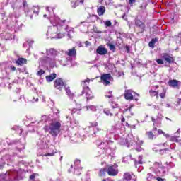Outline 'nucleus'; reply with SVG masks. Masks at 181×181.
<instances>
[{"instance_id":"28","label":"nucleus","mask_w":181,"mask_h":181,"mask_svg":"<svg viewBox=\"0 0 181 181\" xmlns=\"http://www.w3.org/2000/svg\"><path fill=\"white\" fill-rule=\"evenodd\" d=\"M139 161H135L136 165L139 163V165H142V156H139Z\"/></svg>"},{"instance_id":"31","label":"nucleus","mask_w":181,"mask_h":181,"mask_svg":"<svg viewBox=\"0 0 181 181\" xmlns=\"http://www.w3.org/2000/svg\"><path fill=\"white\" fill-rule=\"evenodd\" d=\"M105 26H107V27L111 26V25H112L111 21H105Z\"/></svg>"},{"instance_id":"23","label":"nucleus","mask_w":181,"mask_h":181,"mask_svg":"<svg viewBox=\"0 0 181 181\" xmlns=\"http://www.w3.org/2000/svg\"><path fill=\"white\" fill-rule=\"evenodd\" d=\"M107 145H108L107 141L103 142L99 145V148H100V149H105V146H107Z\"/></svg>"},{"instance_id":"41","label":"nucleus","mask_w":181,"mask_h":181,"mask_svg":"<svg viewBox=\"0 0 181 181\" xmlns=\"http://www.w3.org/2000/svg\"><path fill=\"white\" fill-rule=\"evenodd\" d=\"M148 45L150 46V47H152V49L155 47V44H153V42H152L151 41L149 42Z\"/></svg>"},{"instance_id":"1","label":"nucleus","mask_w":181,"mask_h":181,"mask_svg":"<svg viewBox=\"0 0 181 181\" xmlns=\"http://www.w3.org/2000/svg\"><path fill=\"white\" fill-rule=\"evenodd\" d=\"M74 30V28L66 25V20L56 19L52 23V26L48 28L47 37V39H62L66 36V33H68L69 37L71 39L70 33Z\"/></svg>"},{"instance_id":"7","label":"nucleus","mask_w":181,"mask_h":181,"mask_svg":"<svg viewBox=\"0 0 181 181\" xmlns=\"http://www.w3.org/2000/svg\"><path fill=\"white\" fill-rule=\"evenodd\" d=\"M54 87L57 88V90H62L63 87H64V83L63 82V80H62V78H57L54 81Z\"/></svg>"},{"instance_id":"19","label":"nucleus","mask_w":181,"mask_h":181,"mask_svg":"<svg viewBox=\"0 0 181 181\" xmlns=\"http://www.w3.org/2000/svg\"><path fill=\"white\" fill-rule=\"evenodd\" d=\"M80 111H81V106L79 105L78 108H74L71 111V114H80Z\"/></svg>"},{"instance_id":"22","label":"nucleus","mask_w":181,"mask_h":181,"mask_svg":"<svg viewBox=\"0 0 181 181\" xmlns=\"http://www.w3.org/2000/svg\"><path fill=\"white\" fill-rule=\"evenodd\" d=\"M105 173H107V168L100 170L99 176H105Z\"/></svg>"},{"instance_id":"47","label":"nucleus","mask_w":181,"mask_h":181,"mask_svg":"<svg viewBox=\"0 0 181 181\" xmlns=\"http://www.w3.org/2000/svg\"><path fill=\"white\" fill-rule=\"evenodd\" d=\"M74 163H75V165H78V164L80 163V160H76Z\"/></svg>"},{"instance_id":"52","label":"nucleus","mask_w":181,"mask_h":181,"mask_svg":"<svg viewBox=\"0 0 181 181\" xmlns=\"http://www.w3.org/2000/svg\"><path fill=\"white\" fill-rule=\"evenodd\" d=\"M166 107H167V108H169V107H170V105L169 103H167Z\"/></svg>"},{"instance_id":"24","label":"nucleus","mask_w":181,"mask_h":181,"mask_svg":"<svg viewBox=\"0 0 181 181\" xmlns=\"http://www.w3.org/2000/svg\"><path fill=\"white\" fill-rule=\"evenodd\" d=\"M86 108H87L88 111L89 110H90V111H97V107H95L94 105L88 106Z\"/></svg>"},{"instance_id":"18","label":"nucleus","mask_w":181,"mask_h":181,"mask_svg":"<svg viewBox=\"0 0 181 181\" xmlns=\"http://www.w3.org/2000/svg\"><path fill=\"white\" fill-rule=\"evenodd\" d=\"M46 12H47L49 17L53 16V13H54V11H53V8H50V7H47L46 8Z\"/></svg>"},{"instance_id":"5","label":"nucleus","mask_w":181,"mask_h":181,"mask_svg":"<svg viewBox=\"0 0 181 181\" xmlns=\"http://www.w3.org/2000/svg\"><path fill=\"white\" fill-rule=\"evenodd\" d=\"M100 79L104 86H110L112 81V76L110 74H105L100 76Z\"/></svg>"},{"instance_id":"4","label":"nucleus","mask_w":181,"mask_h":181,"mask_svg":"<svg viewBox=\"0 0 181 181\" xmlns=\"http://www.w3.org/2000/svg\"><path fill=\"white\" fill-rule=\"evenodd\" d=\"M60 127L62 124L59 122L52 123L49 126V134L54 136H57V134L60 132Z\"/></svg>"},{"instance_id":"53","label":"nucleus","mask_w":181,"mask_h":181,"mask_svg":"<svg viewBox=\"0 0 181 181\" xmlns=\"http://www.w3.org/2000/svg\"><path fill=\"white\" fill-rule=\"evenodd\" d=\"M122 122H125V118L123 117V118L122 119Z\"/></svg>"},{"instance_id":"46","label":"nucleus","mask_w":181,"mask_h":181,"mask_svg":"<svg viewBox=\"0 0 181 181\" xmlns=\"http://www.w3.org/2000/svg\"><path fill=\"white\" fill-rule=\"evenodd\" d=\"M92 126L93 127H98V122H93Z\"/></svg>"},{"instance_id":"25","label":"nucleus","mask_w":181,"mask_h":181,"mask_svg":"<svg viewBox=\"0 0 181 181\" xmlns=\"http://www.w3.org/2000/svg\"><path fill=\"white\" fill-rule=\"evenodd\" d=\"M103 112L107 116L112 117V113H111L108 109H104Z\"/></svg>"},{"instance_id":"15","label":"nucleus","mask_w":181,"mask_h":181,"mask_svg":"<svg viewBox=\"0 0 181 181\" xmlns=\"http://www.w3.org/2000/svg\"><path fill=\"white\" fill-rule=\"evenodd\" d=\"M163 59H164L165 62H167V63H172V62H173V58L168 54L163 55Z\"/></svg>"},{"instance_id":"60","label":"nucleus","mask_w":181,"mask_h":181,"mask_svg":"<svg viewBox=\"0 0 181 181\" xmlns=\"http://www.w3.org/2000/svg\"><path fill=\"white\" fill-rule=\"evenodd\" d=\"M107 181H114V180H107Z\"/></svg>"},{"instance_id":"10","label":"nucleus","mask_w":181,"mask_h":181,"mask_svg":"<svg viewBox=\"0 0 181 181\" xmlns=\"http://www.w3.org/2000/svg\"><path fill=\"white\" fill-rule=\"evenodd\" d=\"M96 53L103 56L104 54H107V53H108V51L105 47H99L96 50Z\"/></svg>"},{"instance_id":"30","label":"nucleus","mask_w":181,"mask_h":181,"mask_svg":"<svg viewBox=\"0 0 181 181\" xmlns=\"http://www.w3.org/2000/svg\"><path fill=\"white\" fill-rule=\"evenodd\" d=\"M65 91H66V93L68 95H71V93H70V88H66Z\"/></svg>"},{"instance_id":"55","label":"nucleus","mask_w":181,"mask_h":181,"mask_svg":"<svg viewBox=\"0 0 181 181\" xmlns=\"http://www.w3.org/2000/svg\"><path fill=\"white\" fill-rule=\"evenodd\" d=\"M152 121L153 122H155V119L153 117H152Z\"/></svg>"},{"instance_id":"50","label":"nucleus","mask_w":181,"mask_h":181,"mask_svg":"<svg viewBox=\"0 0 181 181\" xmlns=\"http://www.w3.org/2000/svg\"><path fill=\"white\" fill-rule=\"evenodd\" d=\"M45 131H49V127L45 126Z\"/></svg>"},{"instance_id":"44","label":"nucleus","mask_w":181,"mask_h":181,"mask_svg":"<svg viewBox=\"0 0 181 181\" xmlns=\"http://www.w3.org/2000/svg\"><path fill=\"white\" fill-rule=\"evenodd\" d=\"M136 94L137 96H134V100L136 101H138V98H139V94H138V93H136Z\"/></svg>"},{"instance_id":"13","label":"nucleus","mask_w":181,"mask_h":181,"mask_svg":"<svg viewBox=\"0 0 181 181\" xmlns=\"http://www.w3.org/2000/svg\"><path fill=\"white\" fill-rule=\"evenodd\" d=\"M27 60L25 58H19L16 62V64H18V66H23V64H26Z\"/></svg>"},{"instance_id":"6","label":"nucleus","mask_w":181,"mask_h":181,"mask_svg":"<svg viewBox=\"0 0 181 181\" xmlns=\"http://www.w3.org/2000/svg\"><path fill=\"white\" fill-rule=\"evenodd\" d=\"M107 168V173L109 176H117L118 175V167L116 164L108 165Z\"/></svg>"},{"instance_id":"49","label":"nucleus","mask_w":181,"mask_h":181,"mask_svg":"<svg viewBox=\"0 0 181 181\" xmlns=\"http://www.w3.org/2000/svg\"><path fill=\"white\" fill-rule=\"evenodd\" d=\"M11 69L12 71H15V70H16V67H15V66H11Z\"/></svg>"},{"instance_id":"12","label":"nucleus","mask_w":181,"mask_h":181,"mask_svg":"<svg viewBox=\"0 0 181 181\" xmlns=\"http://www.w3.org/2000/svg\"><path fill=\"white\" fill-rule=\"evenodd\" d=\"M98 14L99 16H103L105 13V7L100 6L97 9Z\"/></svg>"},{"instance_id":"32","label":"nucleus","mask_w":181,"mask_h":181,"mask_svg":"<svg viewBox=\"0 0 181 181\" xmlns=\"http://www.w3.org/2000/svg\"><path fill=\"white\" fill-rule=\"evenodd\" d=\"M156 62H157V63H158V64H163V59H156Z\"/></svg>"},{"instance_id":"3","label":"nucleus","mask_w":181,"mask_h":181,"mask_svg":"<svg viewBox=\"0 0 181 181\" xmlns=\"http://www.w3.org/2000/svg\"><path fill=\"white\" fill-rule=\"evenodd\" d=\"M58 53L54 49H49L47 50V59H45L46 63H54L55 57L57 56Z\"/></svg>"},{"instance_id":"54","label":"nucleus","mask_w":181,"mask_h":181,"mask_svg":"<svg viewBox=\"0 0 181 181\" xmlns=\"http://www.w3.org/2000/svg\"><path fill=\"white\" fill-rule=\"evenodd\" d=\"M95 129H97L98 131H101V129L96 127Z\"/></svg>"},{"instance_id":"8","label":"nucleus","mask_w":181,"mask_h":181,"mask_svg":"<svg viewBox=\"0 0 181 181\" xmlns=\"http://www.w3.org/2000/svg\"><path fill=\"white\" fill-rule=\"evenodd\" d=\"M179 84H180V82L176 79L170 80L168 81V86H170V87H173L174 88L178 87Z\"/></svg>"},{"instance_id":"40","label":"nucleus","mask_w":181,"mask_h":181,"mask_svg":"<svg viewBox=\"0 0 181 181\" xmlns=\"http://www.w3.org/2000/svg\"><path fill=\"white\" fill-rule=\"evenodd\" d=\"M165 95H166V93L165 91H163L160 94V97H161V98H163Z\"/></svg>"},{"instance_id":"59","label":"nucleus","mask_w":181,"mask_h":181,"mask_svg":"<svg viewBox=\"0 0 181 181\" xmlns=\"http://www.w3.org/2000/svg\"><path fill=\"white\" fill-rule=\"evenodd\" d=\"M102 181H107V180H105V179H103Z\"/></svg>"},{"instance_id":"39","label":"nucleus","mask_w":181,"mask_h":181,"mask_svg":"<svg viewBox=\"0 0 181 181\" xmlns=\"http://www.w3.org/2000/svg\"><path fill=\"white\" fill-rule=\"evenodd\" d=\"M0 181H5V175H0Z\"/></svg>"},{"instance_id":"20","label":"nucleus","mask_w":181,"mask_h":181,"mask_svg":"<svg viewBox=\"0 0 181 181\" xmlns=\"http://www.w3.org/2000/svg\"><path fill=\"white\" fill-rule=\"evenodd\" d=\"M146 135L149 139H153V138H155V134H153V132H152V131L148 132L146 133Z\"/></svg>"},{"instance_id":"38","label":"nucleus","mask_w":181,"mask_h":181,"mask_svg":"<svg viewBox=\"0 0 181 181\" xmlns=\"http://www.w3.org/2000/svg\"><path fill=\"white\" fill-rule=\"evenodd\" d=\"M30 101L32 102V103H36V102H37V101H39V98H33V100H30Z\"/></svg>"},{"instance_id":"17","label":"nucleus","mask_w":181,"mask_h":181,"mask_svg":"<svg viewBox=\"0 0 181 181\" xmlns=\"http://www.w3.org/2000/svg\"><path fill=\"white\" fill-rule=\"evenodd\" d=\"M76 49L74 48H72L71 49L69 50V52H66V54L68 56H76Z\"/></svg>"},{"instance_id":"9","label":"nucleus","mask_w":181,"mask_h":181,"mask_svg":"<svg viewBox=\"0 0 181 181\" xmlns=\"http://www.w3.org/2000/svg\"><path fill=\"white\" fill-rule=\"evenodd\" d=\"M124 97L126 100H134V95H132V90H126L124 92Z\"/></svg>"},{"instance_id":"36","label":"nucleus","mask_w":181,"mask_h":181,"mask_svg":"<svg viewBox=\"0 0 181 181\" xmlns=\"http://www.w3.org/2000/svg\"><path fill=\"white\" fill-rule=\"evenodd\" d=\"M45 156H54V152L48 153L45 154Z\"/></svg>"},{"instance_id":"16","label":"nucleus","mask_w":181,"mask_h":181,"mask_svg":"<svg viewBox=\"0 0 181 181\" xmlns=\"http://www.w3.org/2000/svg\"><path fill=\"white\" fill-rule=\"evenodd\" d=\"M39 177V174L37 173H34L33 175H31L30 176V180L29 181H39L38 179H36V177Z\"/></svg>"},{"instance_id":"45","label":"nucleus","mask_w":181,"mask_h":181,"mask_svg":"<svg viewBox=\"0 0 181 181\" xmlns=\"http://www.w3.org/2000/svg\"><path fill=\"white\" fill-rule=\"evenodd\" d=\"M166 151H167L166 149L160 150V153L161 154L166 153Z\"/></svg>"},{"instance_id":"57","label":"nucleus","mask_w":181,"mask_h":181,"mask_svg":"<svg viewBox=\"0 0 181 181\" xmlns=\"http://www.w3.org/2000/svg\"><path fill=\"white\" fill-rule=\"evenodd\" d=\"M166 119H168V121H170V119L165 117Z\"/></svg>"},{"instance_id":"11","label":"nucleus","mask_w":181,"mask_h":181,"mask_svg":"<svg viewBox=\"0 0 181 181\" xmlns=\"http://www.w3.org/2000/svg\"><path fill=\"white\" fill-rule=\"evenodd\" d=\"M84 2V0H73L71 1V5L72 8H76V6H78L80 4H83Z\"/></svg>"},{"instance_id":"37","label":"nucleus","mask_w":181,"mask_h":181,"mask_svg":"<svg viewBox=\"0 0 181 181\" xmlns=\"http://www.w3.org/2000/svg\"><path fill=\"white\" fill-rule=\"evenodd\" d=\"M135 2H136V0H129V5H134Z\"/></svg>"},{"instance_id":"33","label":"nucleus","mask_w":181,"mask_h":181,"mask_svg":"<svg viewBox=\"0 0 181 181\" xmlns=\"http://www.w3.org/2000/svg\"><path fill=\"white\" fill-rule=\"evenodd\" d=\"M37 76H42V74H45V71L43 70H40L38 72H37Z\"/></svg>"},{"instance_id":"14","label":"nucleus","mask_w":181,"mask_h":181,"mask_svg":"<svg viewBox=\"0 0 181 181\" xmlns=\"http://www.w3.org/2000/svg\"><path fill=\"white\" fill-rule=\"evenodd\" d=\"M56 76L57 75L55 73L51 74L50 75L46 76V80L48 83H50V81H53V80L56 78Z\"/></svg>"},{"instance_id":"48","label":"nucleus","mask_w":181,"mask_h":181,"mask_svg":"<svg viewBox=\"0 0 181 181\" xmlns=\"http://www.w3.org/2000/svg\"><path fill=\"white\" fill-rule=\"evenodd\" d=\"M158 132L160 135H161V134H163V131H162L161 129H158Z\"/></svg>"},{"instance_id":"29","label":"nucleus","mask_w":181,"mask_h":181,"mask_svg":"<svg viewBox=\"0 0 181 181\" xmlns=\"http://www.w3.org/2000/svg\"><path fill=\"white\" fill-rule=\"evenodd\" d=\"M121 145H127V144H128V141H127V139H123L121 141H120Z\"/></svg>"},{"instance_id":"34","label":"nucleus","mask_w":181,"mask_h":181,"mask_svg":"<svg viewBox=\"0 0 181 181\" xmlns=\"http://www.w3.org/2000/svg\"><path fill=\"white\" fill-rule=\"evenodd\" d=\"M154 165H155V167H156V168H160V165H162V163L156 162V163H154Z\"/></svg>"},{"instance_id":"42","label":"nucleus","mask_w":181,"mask_h":181,"mask_svg":"<svg viewBox=\"0 0 181 181\" xmlns=\"http://www.w3.org/2000/svg\"><path fill=\"white\" fill-rule=\"evenodd\" d=\"M151 42L155 45L158 42V38H153Z\"/></svg>"},{"instance_id":"26","label":"nucleus","mask_w":181,"mask_h":181,"mask_svg":"<svg viewBox=\"0 0 181 181\" xmlns=\"http://www.w3.org/2000/svg\"><path fill=\"white\" fill-rule=\"evenodd\" d=\"M28 43L29 46H32V45H33L34 42L32 40L30 41H27V42L23 44V47H26V46H28Z\"/></svg>"},{"instance_id":"51","label":"nucleus","mask_w":181,"mask_h":181,"mask_svg":"<svg viewBox=\"0 0 181 181\" xmlns=\"http://www.w3.org/2000/svg\"><path fill=\"white\" fill-rule=\"evenodd\" d=\"M74 173H75V175H81V173H78L77 170H75Z\"/></svg>"},{"instance_id":"35","label":"nucleus","mask_w":181,"mask_h":181,"mask_svg":"<svg viewBox=\"0 0 181 181\" xmlns=\"http://www.w3.org/2000/svg\"><path fill=\"white\" fill-rule=\"evenodd\" d=\"M105 97L107 98H112V92H109V94L106 95Z\"/></svg>"},{"instance_id":"58","label":"nucleus","mask_w":181,"mask_h":181,"mask_svg":"<svg viewBox=\"0 0 181 181\" xmlns=\"http://www.w3.org/2000/svg\"><path fill=\"white\" fill-rule=\"evenodd\" d=\"M153 130H154V131H156V127H155V128L153 129Z\"/></svg>"},{"instance_id":"27","label":"nucleus","mask_w":181,"mask_h":181,"mask_svg":"<svg viewBox=\"0 0 181 181\" xmlns=\"http://www.w3.org/2000/svg\"><path fill=\"white\" fill-rule=\"evenodd\" d=\"M107 46L110 48V50H115V46L111 43H107Z\"/></svg>"},{"instance_id":"56","label":"nucleus","mask_w":181,"mask_h":181,"mask_svg":"<svg viewBox=\"0 0 181 181\" xmlns=\"http://www.w3.org/2000/svg\"><path fill=\"white\" fill-rule=\"evenodd\" d=\"M47 16V14L44 15V18H46Z\"/></svg>"},{"instance_id":"2","label":"nucleus","mask_w":181,"mask_h":181,"mask_svg":"<svg viewBox=\"0 0 181 181\" xmlns=\"http://www.w3.org/2000/svg\"><path fill=\"white\" fill-rule=\"evenodd\" d=\"M88 84H90L89 78H86L82 82L83 93H86L87 101H88V100H93V98H94V96H93V94H91V90H90V88H88Z\"/></svg>"},{"instance_id":"61","label":"nucleus","mask_w":181,"mask_h":181,"mask_svg":"<svg viewBox=\"0 0 181 181\" xmlns=\"http://www.w3.org/2000/svg\"><path fill=\"white\" fill-rule=\"evenodd\" d=\"M66 118L69 119V116L66 115Z\"/></svg>"},{"instance_id":"21","label":"nucleus","mask_w":181,"mask_h":181,"mask_svg":"<svg viewBox=\"0 0 181 181\" xmlns=\"http://www.w3.org/2000/svg\"><path fill=\"white\" fill-rule=\"evenodd\" d=\"M149 93L151 97H155L156 95L157 98H158V92L156 90H151Z\"/></svg>"},{"instance_id":"43","label":"nucleus","mask_w":181,"mask_h":181,"mask_svg":"<svg viewBox=\"0 0 181 181\" xmlns=\"http://www.w3.org/2000/svg\"><path fill=\"white\" fill-rule=\"evenodd\" d=\"M23 5L24 8L28 6V2H26V1H23Z\"/></svg>"}]
</instances>
